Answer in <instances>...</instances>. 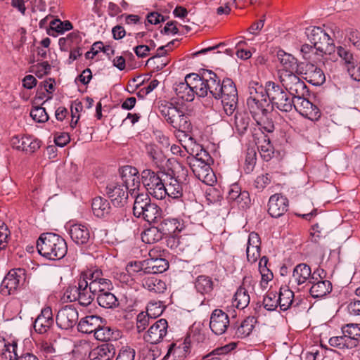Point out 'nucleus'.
Segmentation results:
<instances>
[{
    "instance_id": "6e6552de",
    "label": "nucleus",
    "mask_w": 360,
    "mask_h": 360,
    "mask_svg": "<svg viewBox=\"0 0 360 360\" xmlns=\"http://www.w3.org/2000/svg\"><path fill=\"white\" fill-rule=\"evenodd\" d=\"M160 112L167 123L178 131L184 132L191 129V123L188 116L172 103L162 105Z\"/></svg>"
},
{
    "instance_id": "a211bd4d",
    "label": "nucleus",
    "mask_w": 360,
    "mask_h": 360,
    "mask_svg": "<svg viewBox=\"0 0 360 360\" xmlns=\"http://www.w3.org/2000/svg\"><path fill=\"white\" fill-rule=\"evenodd\" d=\"M167 321L160 319L150 326L144 335V340L150 344H158L162 341L167 334Z\"/></svg>"
},
{
    "instance_id": "09e8293b",
    "label": "nucleus",
    "mask_w": 360,
    "mask_h": 360,
    "mask_svg": "<svg viewBox=\"0 0 360 360\" xmlns=\"http://www.w3.org/2000/svg\"><path fill=\"white\" fill-rule=\"evenodd\" d=\"M213 285L212 278L205 275L198 276L195 281V288L201 294H207L212 292Z\"/></svg>"
},
{
    "instance_id": "680f3d73",
    "label": "nucleus",
    "mask_w": 360,
    "mask_h": 360,
    "mask_svg": "<svg viewBox=\"0 0 360 360\" xmlns=\"http://www.w3.org/2000/svg\"><path fill=\"white\" fill-rule=\"evenodd\" d=\"M30 116L34 121L39 123H44L49 120L46 109L41 106L33 108L30 111Z\"/></svg>"
},
{
    "instance_id": "a18cd8bd",
    "label": "nucleus",
    "mask_w": 360,
    "mask_h": 360,
    "mask_svg": "<svg viewBox=\"0 0 360 360\" xmlns=\"http://www.w3.org/2000/svg\"><path fill=\"white\" fill-rule=\"evenodd\" d=\"M248 107L252 117L261 113H267L268 107L270 105L269 98H264L257 101H247Z\"/></svg>"
},
{
    "instance_id": "a878e982",
    "label": "nucleus",
    "mask_w": 360,
    "mask_h": 360,
    "mask_svg": "<svg viewBox=\"0 0 360 360\" xmlns=\"http://www.w3.org/2000/svg\"><path fill=\"white\" fill-rule=\"evenodd\" d=\"M260 245L259 236L255 232H251L248 236L246 248L247 259L250 263H255L260 257Z\"/></svg>"
},
{
    "instance_id": "3c124183",
    "label": "nucleus",
    "mask_w": 360,
    "mask_h": 360,
    "mask_svg": "<svg viewBox=\"0 0 360 360\" xmlns=\"http://www.w3.org/2000/svg\"><path fill=\"white\" fill-rule=\"evenodd\" d=\"M250 297L248 290L240 286L234 295V303L238 309H243L250 303Z\"/></svg>"
},
{
    "instance_id": "c756f323",
    "label": "nucleus",
    "mask_w": 360,
    "mask_h": 360,
    "mask_svg": "<svg viewBox=\"0 0 360 360\" xmlns=\"http://www.w3.org/2000/svg\"><path fill=\"white\" fill-rule=\"evenodd\" d=\"M163 236H169L178 234L184 229L182 221L176 218L163 219L158 224Z\"/></svg>"
},
{
    "instance_id": "f3484780",
    "label": "nucleus",
    "mask_w": 360,
    "mask_h": 360,
    "mask_svg": "<svg viewBox=\"0 0 360 360\" xmlns=\"http://www.w3.org/2000/svg\"><path fill=\"white\" fill-rule=\"evenodd\" d=\"M41 141L32 136H14L11 139V145L18 150L32 154L41 146Z\"/></svg>"
},
{
    "instance_id": "37998d69",
    "label": "nucleus",
    "mask_w": 360,
    "mask_h": 360,
    "mask_svg": "<svg viewBox=\"0 0 360 360\" xmlns=\"http://www.w3.org/2000/svg\"><path fill=\"white\" fill-rule=\"evenodd\" d=\"M163 238V235L159 226H151L141 233V240L143 243L148 244L155 243Z\"/></svg>"
},
{
    "instance_id": "5fc2aeb1",
    "label": "nucleus",
    "mask_w": 360,
    "mask_h": 360,
    "mask_svg": "<svg viewBox=\"0 0 360 360\" xmlns=\"http://www.w3.org/2000/svg\"><path fill=\"white\" fill-rule=\"evenodd\" d=\"M143 286L148 290L155 293L163 292L166 289L165 283L155 277H150L146 279Z\"/></svg>"
},
{
    "instance_id": "ea45409f",
    "label": "nucleus",
    "mask_w": 360,
    "mask_h": 360,
    "mask_svg": "<svg viewBox=\"0 0 360 360\" xmlns=\"http://www.w3.org/2000/svg\"><path fill=\"white\" fill-rule=\"evenodd\" d=\"M294 292L288 287H281L278 296V306L282 311H286L292 304Z\"/></svg>"
},
{
    "instance_id": "49530a36",
    "label": "nucleus",
    "mask_w": 360,
    "mask_h": 360,
    "mask_svg": "<svg viewBox=\"0 0 360 360\" xmlns=\"http://www.w3.org/2000/svg\"><path fill=\"white\" fill-rule=\"evenodd\" d=\"M250 118L246 112H236L235 115V127L237 132L243 135L249 127Z\"/></svg>"
},
{
    "instance_id": "8fccbe9b",
    "label": "nucleus",
    "mask_w": 360,
    "mask_h": 360,
    "mask_svg": "<svg viewBox=\"0 0 360 360\" xmlns=\"http://www.w3.org/2000/svg\"><path fill=\"white\" fill-rule=\"evenodd\" d=\"M347 334H343L341 336H335L329 339L328 343L330 346L338 347L339 349L352 348L356 346V343L354 342Z\"/></svg>"
},
{
    "instance_id": "e433bc0d",
    "label": "nucleus",
    "mask_w": 360,
    "mask_h": 360,
    "mask_svg": "<svg viewBox=\"0 0 360 360\" xmlns=\"http://www.w3.org/2000/svg\"><path fill=\"white\" fill-rule=\"evenodd\" d=\"M91 208L96 217L103 218L110 214L111 207L107 199L98 196L93 199Z\"/></svg>"
},
{
    "instance_id": "864d4df0",
    "label": "nucleus",
    "mask_w": 360,
    "mask_h": 360,
    "mask_svg": "<svg viewBox=\"0 0 360 360\" xmlns=\"http://www.w3.org/2000/svg\"><path fill=\"white\" fill-rule=\"evenodd\" d=\"M114 333L115 332L110 327L104 326L103 324H101L94 334L96 340L110 342L112 339H117V337L114 336Z\"/></svg>"
},
{
    "instance_id": "4be33fe9",
    "label": "nucleus",
    "mask_w": 360,
    "mask_h": 360,
    "mask_svg": "<svg viewBox=\"0 0 360 360\" xmlns=\"http://www.w3.org/2000/svg\"><path fill=\"white\" fill-rule=\"evenodd\" d=\"M229 318L226 313L219 309H214L210 316V328L216 335L224 334L229 326Z\"/></svg>"
},
{
    "instance_id": "dca6fc26",
    "label": "nucleus",
    "mask_w": 360,
    "mask_h": 360,
    "mask_svg": "<svg viewBox=\"0 0 360 360\" xmlns=\"http://www.w3.org/2000/svg\"><path fill=\"white\" fill-rule=\"evenodd\" d=\"M78 318V311L75 307L65 306L58 311L56 322L60 328L68 330L76 325Z\"/></svg>"
},
{
    "instance_id": "79ce46f5",
    "label": "nucleus",
    "mask_w": 360,
    "mask_h": 360,
    "mask_svg": "<svg viewBox=\"0 0 360 360\" xmlns=\"http://www.w3.org/2000/svg\"><path fill=\"white\" fill-rule=\"evenodd\" d=\"M96 299L99 306L103 308L115 309L119 306L117 298L110 291L98 294Z\"/></svg>"
},
{
    "instance_id": "473e14b6",
    "label": "nucleus",
    "mask_w": 360,
    "mask_h": 360,
    "mask_svg": "<svg viewBox=\"0 0 360 360\" xmlns=\"http://www.w3.org/2000/svg\"><path fill=\"white\" fill-rule=\"evenodd\" d=\"M312 274L309 265L304 263L299 264L294 268L290 282L292 285L293 283L300 285L304 283L307 281H309V283H310Z\"/></svg>"
},
{
    "instance_id": "5701e85b",
    "label": "nucleus",
    "mask_w": 360,
    "mask_h": 360,
    "mask_svg": "<svg viewBox=\"0 0 360 360\" xmlns=\"http://www.w3.org/2000/svg\"><path fill=\"white\" fill-rule=\"evenodd\" d=\"M289 202L288 198L281 193L272 195L268 202V212L271 217L278 218L288 210Z\"/></svg>"
},
{
    "instance_id": "b1692460",
    "label": "nucleus",
    "mask_w": 360,
    "mask_h": 360,
    "mask_svg": "<svg viewBox=\"0 0 360 360\" xmlns=\"http://www.w3.org/2000/svg\"><path fill=\"white\" fill-rule=\"evenodd\" d=\"M227 199L230 203L237 205L245 208L250 202L249 193L246 191H241L238 184H232L228 191Z\"/></svg>"
},
{
    "instance_id": "338daca9",
    "label": "nucleus",
    "mask_w": 360,
    "mask_h": 360,
    "mask_svg": "<svg viewBox=\"0 0 360 360\" xmlns=\"http://www.w3.org/2000/svg\"><path fill=\"white\" fill-rule=\"evenodd\" d=\"M169 238L167 240V245L170 246L171 248H179L182 249L184 247V244L185 240H186V236H181L177 237V234L169 236Z\"/></svg>"
},
{
    "instance_id": "ddd939ff",
    "label": "nucleus",
    "mask_w": 360,
    "mask_h": 360,
    "mask_svg": "<svg viewBox=\"0 0 360 360\" xmlns=\"http://www.w3.org/2000/svg\"><path fill=\"white\" fill-rule=\"evenodd\" d=\"M106 194L110 199L114 206L117 207H124L128 198V193L124 184L120 181H112L106 186Z\"/></svg>"
},
{
    "instance_id": "9d476101",
    "label": "nucleus",
    "mask_w": 360,
    "mask_h": 360,
    "mask_svg": "<svg viewBox=\"0 0 360 360\" xmlns=\"http://www.w3.org/2000/svg\"><path fill=\"white\" fill-rule=\"evenodd\" d=\"M81 278H88L91 287L97 295L110 291L113 289L111 281L103 277V271L101 269L88 270L81 274Z\"/></svg>"
},
{
    "instance_id": "e2e57ef3",
    "label": "nucleus",
    "mask_w": 360,
    "mask_h": 360,
    "mask_svg": "<svg viewBox=\"0 0 360 360\" xmlns=\"http://www.w3.org/2000/svg\"><path fill=\"white\" fill-rule=\"evenodd\" d=\"M268 258L266 256L262 257L259 262V270L264 281L268 282L273 278V274L267 268Z\"/></svg>"
},
{
    "instance_id": "bf43d9fd",
    "label": "nucleus",
    "mask_w": 360,
    "mask_h": 360,
    "mask_svg": "<svg viewBox=\"0 0 360 360\" xmlns=\"http://www.w3.org/2000/svg\"><path fill=\"white\" fill-rule=\"evenodd\" d=\"M165 182L166 179H160V183L154 184L153 186L146 191L153 198L158 200H162L165 198Z\"/></svg>"
},
{
    "instance_id": "4d7b16f0",
    "label": "nucleus",
    "mask_w": 360,
    "mask_h": 360,
    "mask_svg": "<svg viewBox=\"0 0 360 360\" xmlns=\"http://www.w3.org/2000/svg\"><path fill=\"white\" fill-rule=\"evenodd\" d=\"M342 334H347L356 344L360 341V323H348L342 327Z\"/></svg>"
},
{
    "instance_id": "2eb2a0df",
    "label": "nucleus",
    "mask_w": 360,
    "mask_h": 360,
    "mask_svg": "<svg viewBox=\"0 0 360 360\" xmlns=\"http://www.w3.org/2000/svg\"><path fill=\"white\" fill-rule=\"evenodd\" d=\"M120 181L124 184L127 193H130L131 196L134 195L136 198L141 184L137 169L131 166L124 167Z\"/></svg>"
},
{
    "instance_id": "c85d7f7f",
    "label": "nucleus",
    "mask_w": 360,
    "mask_h": 360,
    "mask_svg": "<svg viewBox=\"0 0 360 360\" xmlns=\"http://www.w3.org/2000/svg\"><path fill=\"white\" fill-rule=\"evenodd\" d=\"M115 354V348L111 342L102 344L93 349L89 354L90 360H111Z\"/></svg>"
},
{
    "instance_id": "603ef678",
    "label": "nucleus",
    "mask_w": 360,
    "mask_h": 360,
    "mask_svg": "<svg viewBox=\"0 0 360 360\" xmlns=\"http://www.w3.org/2000/svg\"><path fill=\"white\" fill-rule=\"evenodd\" d=\"M146 152L150 160L157 166H159L164 160V155L161 150L154 144L146 146Z\"/></svg>"
},
{
    "instance_id": "6ab92c4d",
    "label": "nucleus",
    "mask_w": 360,
    "mask_h": 360,
    "mask_svg": "<svg viewBox=\"0 0 360 360\" xmlns=\"http://www.w3.org/2000/svg\"><path fill=\"white\" fill-rule=\"evenodd\" d=\"M135 264L139 267L135 269L136 271H143L145 274H161L169 268V262L167 259L160 257L155 259H146L141 262H136Z\"/></svg>"
},
{
    "instance_id": "69168bd1",
    "label": "nucleus",
    "mask_w": 360,
    "mask_h": 360,
    "mask_svg": "<svg viewBox=\"0 0 360 360\" xmlns=\"http://www.w3.org/2000/svg\"><path fill=\"white\" fill-rule=\"evenodd\" d=\"M311 236H312V240L315 243L318 242L321 237L328 233V229L323 224H314L311 226Z\"/></svg>"
},
{
    "instance_id": "cd10ccee",
    "label": "nucleus",
    "mask_w": 360,
    "mask_h": 360,
    "mask_svg": "<svg viewBox=\"0 0 360 360\" xmlns=\"http://www.w3.org/2000/svg\"><path fill=\"white\" fill-rule=\"evenodd\" d=\"M69 233L72 240L77 245H85L90 240V231L84 224H75L71 225Z\"/></svg>"
},
{
    "instance_id": "4c0bfd02",
    "label": "nucleus",
    "mask_w": 360,
    "mask_h": 360,
    "mask_svg": "<svg viewBox=\"0 0 360 360\" xmlns=\"http://www.w3.org/2000/svg\"><path fill=\"white\" fill-rule=\"evenodd\" d=\"M257 319L255 316H248L245 319L239 326L236 327L235 335L238 338H245L249 336L252 332Z\"/></svg>"
},
{
    "instance_id": "72a5a7b5",
    "label": "nucleus",
    "mask_w": 360,
    "mask_h": 360,
    "mask_svg": "<svg viewBox=\"0 0 360 360\" xmlns=\"http://www.w3.org/2000/svg\"><path fill=\"white\" fill-rule=\"evenodd\" d=\"M165 196L172 199H179L183 196V187L179 180L171 175L166 174Z\"/></svg>"
},
{
    "instance_id": "6e6d98bb",
    "label": "nucleus",
    "mask_w": 360,
    "mask_h": 360,
    "mask_svg": "<svg viewBox=\"0 0 360 360\" xmlns=\"http://www.w3.org/2000/svg\"><path fill=\"white\" fill-rule=\"evenodd\" d=\"M262 304L267 311H274L278 306L277 292L269 290L263 298Z\"/></svg>"
},
{
    "instance_id": "393cba45",
    "label": "nucleus",
    "mask_w": 360,
    "mask_h": 360,
    "mask_svg": "<svg viewBox=\"0 0 360 360\" xmlns=\"http://www.w3.org/2000/svg\"><path fill=\"white\" fill-rule=\"evenodd\" d=\"M54 320L51 307L44 308L34 323V328L37 333L44 334L53 326Z\"/></svg>"
},
{
    "instance_id": "bb28decb",
    "label": "nucleus",
    "mask_w": 360,
    "mask_h": 360,
    "mask_svg": "<svg viewBox=\"0 0 360 360\" xmlns=\"http://www.w3.org/2000/svg\"><path fill=\"white\" fill-rule=\"evenodd\" d=\"M105 320L96 315L86 316L79 321L77 329L83 333H95L101 324H104Z\"/></svg>"
},
{
    "instance_id": "1a4fd4ad",
    "label": "nucleus",
    "mask_w": 360,
    "mask_h": 360,
    "mask_svg": "<svg viewBox=\"0 0 360 360\" xmlns=\"http://www.w3.org/2000/svg\"><path fill=\"white\" fill-rule=\"evenodd\" d=\"M302 73H287L281 72L279 79L282 86L294 99L299 97H305L309 95V91L305 83L302 81L298 75Z\"/></svg>"
},
{
    "instance_id": "f704fd0d",
    "label": "nucleus",
    "mask_w": 360,
    "mask_h": 360,
    "mask_svg": "<svg viewBox=\"0 0 360 360\" xmlns=\"http://www.w3.org/2000/svg\"><path fill=\"white\" fill-rule=\"evenodd\" d=\"M18 345L13 341L12 343L0 337V356L1 360H16L18 359Z\"/></svg>"
},
{
    "instance_id": "4468645a",
    "label": "nucleus",
    "mask_w": 360,
    "mask_h": 360,
    "mask_svg": "<svg viewBox=\"0 0 360 360\" xmlns=\"http://www.w3.org/2000/svg\"><path fill=\"white\" fill-rule=\"evenodd\" d=\"M197 77L198 74H188L185 77V82L176 84L174 91L179 98L187 102L194 100L195 95H197V91H195L196 86H194L196 84H193V82H195V78Z\"/></svg>"
},
{
    "instance_id": "423d86ee",
    "label": "nucleus",
    "mask_w": 360,
    "mask_h": 360,
    "mask_svg": "<svg viewBox=\"0 0 360 360\" xmlns=\"http://www.w3.org/2000/svg\"><path fill=\"white\" fill-rule=\"evenodd\" d=\"M219 91V96L215 99H221L225 113L230 116L234 112L238 103L236 86L232 79L225 78L221 83Z\"/></svg>"
},
{
    "instance_id": "aec40b11",
    "label": "nucleus",
    "mask_w": 360,
    "mask_h": 360,
    "mask_svg": "<svg viewBox=\"0 0 360 360\" xmlns=\"http://www.w3.org/2000/svg\"><path fill=\"white\" fill-rule=\"evenodd\" d=\"M276 57L282 67L279 73L281 72H285L290 74L294 72L303 73L302 68H300L303 63H300L292 54L286 53L282 49H279L277 51Z\"/></svg>"
},
{
    "instance_id": "0eeeda50",
    "label": "nucleus",
    "mask_w": 360,
    "mask_h": 360,
    "mask_svg": "<svg viewBox=\"0 0 360 360\" xmlns=\"http://www.w3.org/2000/svg\"><path fill=\"white\" fill-rule=\"evenodd\" d=\"M307 37L314 45L318 56L331 54L335 51L333 39L321 27H314L307 30Z\"/></svg>"
},
{
    "instance_id": "de8ad7c7",
    "label": "nucleus",
    "mask_w": 360,
    "mask_h": 360,
    "mask_svg": "<svg viewBox=\"0 0 360 360\" xmlns=\"http://www.w3.org/2000/svg\"><path fill=\"white\" fill-rule=\"evenodd\" d=\"M270 115L271 112L268 110L267 113L263 112L252 117L258 126H259L266 131L271 133L274 131L275 126L274 121L271 118Z\"/></svg>"
},
{
    "instance_id": "c03bdc74",
    "label": "nucleus",
    "mask_w": 360,
    "mask_h": 360,
    "mask_svg": "<svg viewBox=\"0 0 360 360\" xmlns=\"http://www.w3.org/2000/svg\"><path fill=\"white\" fill-rule=\"evenodd\" d=\"M161 174H162L149 169L143 170L141 174V181L146 189L151 188L154 184L160 183V179H162Z\"/></svg>"
},
{
    "instance_id": "052dcab7",
    "label": "nucleus",
    "mask_w": 360,
    "mask_h": 360,
    "mask_svg": "<svg viewBox=\"0 0 360 360\" xmlns=\"http://www.w3.org/2000/svg\"><path fill=\"white\" fill-rule=\"evenodd\" d=\"M259 150L262 158L265 161H269L273 157L274 147L269 139H264L263 143L259 146Z\"/></svg>"
},
{
    "instance_id": "f257e3e1",
    "label": "nucleus",
    "mask_w": 360,
    "mask_h": 360,
    "mask_svg": "<svg viewBox=\"0 0 360 360\" xmlns=\"http://www.w3.org/2000/svg\"><path fill=\"white\" fill-rule=\"evenodd\" d=\"M37 248L41 256L51 260L60 259L68 252L65 240L53 233H42L37 241Z\"/></svg>"
},
{
    "instance_id": "a19ab883",
    "label": "nucleus",
    "mask_w": 360,
    "mask_h": 360,
    "mask_svg": "<svg viewBox=\"0 0 360 360\" xmlns=\"http://www.w3.org/2000/svg\"><path fill=\"white\" fill-rule=\"evenodd\" d=\"M249 91V97L247 99V101H257L258 99L262 100L264 98H268L267 96V83L266 84L265 87L264 88L262 85L259 84L257 82H250L248 86Z\"/></svg>"
},
{
    "instance_id": "7ed1b4c3",
    "label": "nucleus",
    "mask_w": 360,
    "mask_h": 360,
    "mask_svg": "<svg viewBox=\"0 0 360 360\" xmlns=\"http://www.w3.org/2000/svg\"><path fill=\"white\" fill-rule=\"evenodd\" d=\"M210 160L211 157L205 150L193 156L190 160V167L194 175L207 185H212L217 181L210 165Z\"/></svg>"
},
{
    "instance_id": "c9c22d12",
    "label": "nucleus",
    "mask_w": 360,
    "mask_h": 360,
    "mask_svg": "<svg viewBox=\"0 0 360 360\" xmlns=\"http://www.w3.org/2000/svg\"><path fill=\"white\" fill-rule=\"evenodd\" d=\"M190 352V345L186 341L179 343H172L165 356H172L174 360H184Z\"/></svg>"
},
{
    "instance_id": "f03ea898",
    "label": "nucleus",
    "mask_w": 360,
    "mask_h": 360,
    "mask_svg": "<svg viewBox=\"0 0 360 360\" xmlns=\"http://www.w3.org/2000/svg\"><path fill=\"white\" fill-rule=\"evenodd\" d=\"M196 86L195 91L199 97L209 96L215 99L219 94V89L221 81L218 75L212 70L203 69L200 74H198L195 82H193Z\"/></svg>"
},
{
    "instance_id": "20e7f679",
    "label": "nucleus",
    "mask_w": 360,
    "mask_h": 360,
    "mask_svg": "<svg viewBox=\"0 0 360 360\" xmlns=\"http://www.w3.org/2000/svg\"><path fill=\"white\" fill-rule=\"evenodd\" d=\"M133 214L136 217H141L148 223H153L160 217L161 210L155 203L151 202L147 193H141L136 195Z\"/></svg>"
},
{
    "instance_id": "0e129e2a",
    "label": "nucleus",
    "mask_w": 360,
    "mask_h": 360,
    "mask_svg": "<svg viewBox=\"0 0 360 360\" xmlns=\"http://www.w3.org/2000/svg\"><path fill=\"white\" fill-rule=\"evenodd\" d=\"M164 308L160 302H150L147 306L146 315L151 319H155L163 312Z\"/></svg>"
},
{
    "instance_id": "58836bf2",
    "label": "nucleus",
    "mask_w": 360,
    "mask_h": 360,
    "mask_svg": "<svg viewBox=\"0 0 360 360\" xmlns=\"http://www.w3.org/2000/svg\"><path fill=\"white\" fill-rule=\"evenodd\" d=\"M72 28V23L68 20L61 21L60 19H53L49 23L47 29V34L50 36L56 37L57 34H63L65 31Z\"/></svg>"
},
{
    "instance_id": "774afa93",
    "label": "nucleus",
    "mask_w": 360,
    "mask_h": 360,
    "mask_svg": "<svg viewBox=\"0 0 360 360\" xmlns=\"http://www.w3.org/2000/svg\"><path fill=\"white\" fill-rule=\"evenodd\" d=\"M79 289L77 285H69L64 293V295L66 297L67 300L70 302H75L77 300L79 302Z\"/></svg>"
},
{
    "instance_id": "13d9d810",
    "label": "nucleus",
    "mask_w": 360,
    "mask_h": 360,
    "mask_svg": "<svg viewBox=\"0 0 360 360\" xmlns=\"http://www.w3.org/2000/svg\"><path fill=\"white\" fill-rule=\"evenodd\" d=\"M335 50L346 68L356 63V60L354 58L353 53L347 48L340 46L337 47Z\"/></svg>"
},
{
    "instance_id": "7c9ffc66",
    "label": "nucleus",
    "mask_w": 360,
    "mask_h": 360,
    "mask_svg": "<svg viewBox=\"0 0 360 360\" xmlns=\"http://www.w3.org/2000/svg\"><path fill=\"white\" fill-rule=\"evenodd\" d=\"M78 288L80 290L79 295V304L82 306L89 305L94 300L96 293L93 291L88 278H81L80 276L78 281Z\"/></svg>"
},
{
    "instance_id": "9b49d317",
    "label": "nucleus",
    "mask_w": 360,
    "mask_h": 360,
    "mask_svg": "<svg viewBox=\"0 0 360 360\" xmlns=\"http://www.w3.org/2000/svg\"><path fill=\"white\" fill-rule=\"evenodd\" d=\"M25 281V271L23 269L11 270L5 276L1 284V292L8 295L14 292Z\"/></svg>"
},
{
    "instance_id": "412c9836",
    "label": "nucleus",
    "mask_w": 360,
    "mask_h": 360,
    "mask_svg": "<svg viewBox=\"0 0 360 360\" xmlns=\"http://www.w3.org/2000/svg\"><path fill=\"white\" fill-rule=\"evenodd\" d=\"M294 108L302 116L310 120H317L321 116V112L318 107L305 98V97L296 98Z\"/></svg>"
},
{
    "instance_id": "2f4dec72",
    "label": "nucleus",
    "mask_w": 360,
    "mask_h": 360,
    "mask_svg": "<svg viewBox=\"0 0 360 360\" xmlns=\"http://www.w3.org/2000/svg\"><path fill=\"white\" fill-rule=\"evenodd\" d=\"M305 79L314 86H320L326 81V76L323 70L312 63L305 65Z\"/></svg>"
},
{
    "instance_id": "39448f33",
    "label": "nucleus",
    "mask_w": 360,
    "mask_h": 360,
    "mask_svg": "<svg viewBox=\"0 0 360 360\" xmlns=\"http://www.w3.org/2000/svg\"><path fill=\"white\" fill-rule=\"evenodd\" d=\"M267 96L272 106L281 111L290 112L294 108L295 99L274 82H267Z\"/></svg>"
},
{
    "instance_id": "f8f14e48",
    "label": "nucleus",
    "mask_w": 360,
    "mask_h": 360,
    "mask_svg": "<svg viewBox=\"0 0 360 360\" xmlns=\"http://www.w3.org/2000/svg\"><path fill=\"white\" fill-rule=\"evenodd\" d=\"M322 274H324L323 269L314 271L310 280L311 286L309 293L314 298L323 297L332 291L331 283L328 280H322Z\"/></svg>"
}]
</instances>
